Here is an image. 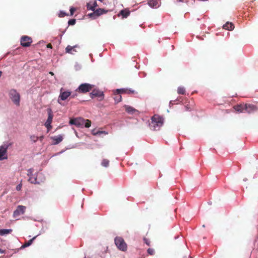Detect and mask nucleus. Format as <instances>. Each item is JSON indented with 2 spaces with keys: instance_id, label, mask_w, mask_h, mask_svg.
<instances>
[{
  "instance_id": "nucleus-1",
  "label": "nucleus",
  "mask_w": 258,
  "mask_h": 258,
  "mask_svg": "<svg viewBox=\"0 0 258 258\" xmlns=\"http://www.w3.org/2000/svg\"><path fill=\"white\" fill-rule=\"evenodd\" d=\"M70 124L75 125L77 127H89L91 126V122L89 119H85L82 117H78L71 119L69 122Z\"/></svg>"
},
{
  "instance_id": "nucleus-2",
  "label": "nucleus",
  "mask_w": 258,
  "mask_h": 258,
  "mask_svg": "<svg viewBox=\"0 0 258 258\" xmlns=\"http://www.w3.org/2000/svg\"><path fill=\"white\" fill-rule=\"evenodd\" d=\"M163 120L162 116L155 114L151 118V128L155 131L159 130L163 124Z\"/></svg>"
},
{
  "instance_id": "nucleus-3",
  "label": "nucleus",
  "mask_w": 258,
  "mask_h": 258,
  "mask_svg": "<svg viewBox=\"0 0 258 258\" xmlns=\"http://www.w3.org/2000/svg\"><path fill=\"white\" fill-rule=\"evenodd\" d=\"M10 98L13 102V103L17 106L20 105V95L19 93L17 92L16 90L12 89H11L9 92Z\"/></svg>"
},
{
  "instance_id": "nucleus-4",
  "label": "nucleus",
  "mask_w": 258,
  "mask_h": 258,
  "mask_svg": "<svg viewBox=\"0 0 258 258\" xmlns=\"http://www.w3.org/2000/svg\"><path fill=\"white\" fill-rule=\"evenodd\" d=\"M93 87L94 85H93L88 83H83L78 87L75 92H78L80 93H86L90 91Z\"/></svg>"
},
{
  "instance_id": "nucleus-5",
  "label": "nucleus",
  "mask_w": 258,
  "mask_h": 258,
  "mask_svg": "<svg viewBox=\"0 0 258 258\" xmlns=\"http://www.w3.org/2000/svg\"><path fill=\"white\" fill-rule=\"evenodd\" d=\"M117 247L120 250L125 251L127 249V245L124 239L120 237H117L114 240Z\"/></svg>"
},
{
  "instance_id": "nucleus-6",
  "label": "nucleus",
  "mask_w": 258,
  "mask_h": 258,
  "mask_svg": "<svg viewBox=\"0 0 258 258\" xmlns=\"http://www.w3.org/2000/svg\"><path fill=\"white\" fill-rule=\"evenodd\" d=\"M93 11V13L88 14V16L90 18H92L94 19H96L101 15L105 14L108 12L107 10H105L101 8L97 9L96 10H94V11Z\"/></svg>"
},
{
  "instance_id": "nucleus-7",
  "label": "nucleus",
  "mask_w": 258,
  "mask_h": 258,
  "mask_svg": "<svg viewBox=\"0 0 258 258\" xmlns=\"http://www.w3.org/2000/svg\"><path fill=\"white\" fill-rule=\"evenodd\" d=\"M48 116L46 121L45 123V125L47 128V132H49L52 128L51 123H52L53 117V115L51 109H48Z\"/></svg>"
},
{
  "instance_id": "nucleus-8",
  "label": "nucleus",
  "mask_w": 258,
  "mask_h": 258,
  "mask_svg": "<svg viewBox=\"0 0 258 258\" xmlns=\"http://www.w3.org/2000/svg\"><path fill=\"white\" fill-rule=\"evenodd\" d=\"M71 95V92L70 91H64L63 89L61 88L60 90V94L58 99V102L60 104V100L64 101Z\"/></svg>"
},
{
  "instance_id": "nucleus-9",
  "label": "nucleus",
  "mask_w": 258,
  "mask_h": 258,
  "mask_svg": "<svg viewBox=\"0 0 258 258\" xmlns=\"http://www.w3.org/2000/svg\"><path fill=\"white\" fill-rule=\"evenodd\" d=\"M26 207L24 206L19 205L13 212V217L16 218L21 215H23L26 211Z\"/></svg>"
},
{
  "instance_id": "nucleus-10",
  "label": "nucleus",
  "mask_w": 258,
  "mask_h": 258,
  "mask_svg": "<svg viewBox=\"0 0 258 258\" xmlns=\"http://www.w3.org/2000/svg\"><path fill=\"white\" fill-rule=\"evenodd\" d=\"M90 96L91 98L95 97H98L99 100L101 101L104 99V94L103 92L98 90H93L91 93H90Z\"/></svg>"
},
{
  "instance_id": "nucleus-11",
  "label": "nucleus",
  "mask_w": 258,
  "mask_h": 258,
  "mask_svg": "<svg viewBox=\"0 0 258 258\" xmlns=\"http://www.w3.org/2000/svg\"><path fill=\"white\" fill-rule=\"evenodd\" d=\"M32 42V39L30 37L23 36L21 38V44L23 47L29 46Z\"/></svg>"
},
{
  "instance_id": "nucleus-12",
  "label": "nucleus",
  "mask_w": 258,
  "mask_h": 258,
  "mask_svg": "<svg viewBox=\"0 0 258 258\" xmlns=\"http://www.w3.org/2000/svg\"><path fill=\"white\" fill-rule=\"evenodd\" d=\"M258 110V107L253 104L245 103V111L249 114L254 113Z\"/></svg>"
},
{
  "instance_id": "nucleus-13",
  "label": "nucleus",
  "mask_w": 258,
  "mask_h": 258,
  "mask_svg": "<svg viewBox=\"0 0 258 258\" xmlns=\"http://www.w3.org/2000/svg\"><path fill=\"white\" fill-rule=\"evenodd\" d=\"M7 149L8 146L4 145L0 147V161L7 159Z\"/></svg>"
},
{
  "instance_id": "nucleus-14",
  "label": "nucleus",
  "mask_w": 258,
  "mask_h": 258,
  "mask_svg": "<svg viewBox=\"0 0 258 258\" xmlns=\"http://www.w3.org/2000/svg\"><path fill=\"white\" fill-rule=\"evenodd\" d=\"M233 108L235 111L238 113H242L245 110V103H241L234 105Z\"/></svg>"
},
{
  "instance_id": "nucleus-15",
  "label": "nucleus",
  "mask_w": 258,
  "mask_h": 258,
  "mask_svg": "<svg viewBox=\"0 0 258 258\" xmlns=\"http://www.w3.org/2000/svg\"><path fill=\"white\" fill-rule=\"evenodd\" d=\"M124 108H125V111L130 114H138L139 113L138 110L135 109L134 108H133L132 106H128V105H125Z\"/></svg>"
},
{
  "instance_id": "nucleus-16",
  "label": "nucleus",
  "mask_w": 258,
  "mask_h": 258,
  "mask_svg": "<svg viewBox=\"0 0 258 258\" xmlns=\"http://www.w3.org/2000/svg\"><path fill=\"white\" fill-rule=\"evenodd\" d=\"M194 103L192 101L188 103H185L184 105L185 110L186 111H190L194 108Z\"/></svg>"
},
{
  "instance_id": "nucleus-17",
  "label": "nucleus",
  "mask_w": 258,
  "mask_h": 258,
  "mask_svg": "<svg viewBox=\"0 0 258 258\" xmlns=\"http://www.w3.org/2000/svg\"><path fill=\"white\" fill-rule=\"evenodd\" d=\"M76 47H78L77 45H75L74 46L68 45L66 48V52L69 53L74 54L75 52H77V50L76 49Z\"/></svg>"
},
{
  "instance_id": "nucleus-18",
  "label": "nucleus",
  "mask_w": 258,
  "mask_h": 258,
  "mask_svg": "<svg viewBox=\"0 0 258 258\" xmlns=\"http://www.w3.org/2000/svg\"><path fill=\"white\" fill-rule=\"evenodd\" d=\"M130 14V11L128 9H125L120 11L118 15V16L120 15L122 16V18H126Z\"/></svg>"
},
{
  "instance_id": "nucleus-19",
  "label": "nucleus",
  "mask_w": 258,
  "mask_h": 258,
  "mask_svg": "<svg viewBox=\"0 0 258 258\" xmlns=\"http://www.w3.org/2000/svg\"><path fill=\"white\" fill-rule=\"evenodd\" d=\"M52 139L54 141V142L53 143V145H57L60 143L62 140L63 137L61 135H59L58 136H55L54 137H52Z\"/></svg>"
},
{
  "instance_id": "nucleus-20",
  "label": "nucleus",
  "mask_w": 258,
  "mask_h": 258,
  "mask_svg": "<svg viewBox=\"0 0 258 258\" xmlns=\"http://www.w3.org/2000/svg\"><path fill=\"white\" fill-rule=\"evenodd\" d=\"M148 5L150 7L153 8H156L159 7L157 0H149L148 1Z\"/></svg>"
},
{
  "instance_id": "nucleus-21",
  "label": "nucleus",
  "mask_w": 258,
  "mask_h": 258,
  "mask_svg": "<svg viewBox=\"0 0 258 258\" xmlns=\"http://www.w3.org/2000/svg\"><path fill=\"white\" fill-rule=\"evenodd\" d=\"M98 6L96 2H94L92 4L91 2L87 4L86 7L88 10H90L92 11H94L96 7Z\"/></svg>"
},
{
  "instance_id": "nucleus-22",
  "label": "nucleus",
  "mask_w": 258,
  "mask_h": 258,
  "mask_svg": "<svg viewBox=\"0 0 258 258\" xmlns=\"http://www.w3.org/2000/svg\"><path fill=\"white\" fill-rule=\"evenodd\" d=\"M223 28L226 30L231 31L233 30L234 28V26L232 23L227 22L225 25H223Z\"/></svg>"
},
{
  "instance_id": "nucleus-23",
  "label": "nucleus",
  "mask_w": 258,
  "mask_h": 258,
  "mask_svg": "<svg viewBox=\"0 0 258 258\" xmlns=\"http://www.w3.org/2000/svg\"><path fill=\"white\" fill-rule=\"evenodd\" d=\"M113 98L116 103H118L121 101L122 97L119 93H116L114 92L113 94Z\"/></svg>"
},
{
  "instance_id": "nucleus-24",
  "label": "nucleus",
  "mask_w": 258,
  "mask_h": 258,
  "mask_svg": "<svg viewBox=\"0 0 258 258\" xmlns=\"http://www.w3.org/2000/svg\"><path fill=\"white\" fill-rule=\"evenodd\" d=\"M12 229H0V235H4L11 233Z\"/></svg>"
},
{
  "instance_id": "nucleus-25",
  "label": "nucleus",
  "mask_w": 258,
  "mask_h": 258,
  "mask_svg": "<svg viewBox=\"0 0 258 258\" xmlns=\"http://www.w3.org/2000/svg\"><path fill=\"white\" fill-rule=\"evenodd\" d=\"M36 236H34L33 238H32V239L29 240L28 242H25L22 245V247L25 248V247H28V246H30V245H31V244L32 243L33 240L36 238Z\"/></svg>"
},
{
  "instance_id": "nucleus-26",
  "label": "nucleus",
  "mask_w": 258,
  "mask_h": 258,
  "mask_svg": "<svg viewBox=\"0 0 258 258\" xmlns=\"http://www.w3.org/2000/svg\"><path fill=\"white\" fill-rule=\"evenodd\" d=\"M177 93L179 94H184L185 93V90L184 87H179L177 89Z\"/></svg>"
},
{
  "instance_id": "nucleus-27",
  "label": "nucleus",
  "mask_w": 258,
  "mask_h": 258,
  "mask_svg": "<svg viewBox=\"0 0 258 258\" xmlns=\"http://www.w3.org/2000/svg\"><path fill=\"white\" fill-rule=\"evenodd\" d=\"M28 181L32 183H39V182L37 181V178L36 177H33L32 176H30L28 179Z\"/></svg>"
},
{
  "instance_id": "nucleus-28",
  "label": "nucleus",
  "mask_w": 258,
  "mask_h": 258,
  "mask_svg": "<svg viewBox=\"0 0 258 258\" xmlns=\"http://www.w3.org/2000/svg\"><path fill=\"white\" fill-rule=\"evenodd\" d=\"M92 133L93 135H100L101 134H104L105 135L107 134V133L105 131H95V130L92 131Z\"/></svg>"
},
{
  "instance_id": "nucleus-29",
  "label": "nucleus",
  "mask_w": 258,
  "mask_h": 258,
  "mask_svg": "<svg viewBox=\"0 0 258 258\" xmlns=\"http://www.w3.org/2000/svg\"><path fill=\"white\" fill-rule=\"evenodd\" d=\"M109 161L107 159H103L102 161L101 164L103 166L107 167L109 166Z\"/></svg>"
},
{
  "instance_id": "nucleus-30",
  "label": "nucleus",
  "mask_w": 258,
  "mask_h": 258,
  "mask_svg": "<svg viewBox=\"0 0 258 258\" xmlns=\"http://www.w3.org/2000/svg\"><path fill=\"white\" fill-rule=\"evenodd\" d=\"M116 92L119 93L120 94H121V93L126 94V89H117V90H116Z\"/></svg>"
},
{
  "instance_id": "nucleus-31",
  "label": "nucleus",
  "mask_w": 258,
  "mask_h": 258,
  "mask_svg": "<svg viewBox=\"0 0 258 258\" xmlns=\"http://www.w3.org/2000/svg\"><path fill=\"white\" fill-rule=\"evenodd\" d=\"M137 92L135 90L126 89V94H137Z\"/></svg>"
},
{
  "instance_id": "nucleus-32",
  "label": "nucleus",
  "mask_w": 258,
  "mask_h": 258,
  "mask_svg": "<svg viewBox=\"0 0 258 258\" xmlns=\"http://www.w3.org/2000/svg\"><path fill=\"white\" fill-rule=\"evenodd\" d=\"M30 139L33 142L35 143V142H37V141L38 140V137L35 135H32V136H31Z\"/></svg>"
},
{
  "instance_id": "nucleus-33",
  "label": "nucleus",
  "mask_w": 258,
  "mask_h": 258,
  "mask_svg": "<svg viewBox=\"0 0 258 258\" xmlns=\"http://www.w3.org/2000/svg\"><path fill=\"white\" fill-rule=\"evenodd\" d=\"M148 253L151 255H153L155 254V250L154 249L150 248L147 250Z\"/></svg>"
},
{
  "instance_id": "nucleus-34",
  "label": "nucleus",
  "mask_w": 258,
  "mask_h": 258,
  "mask_svg": "<svg viewBox=\"0 0 258 258\" xmlns=\"http://www.w3.org/2000/svg\"><path fill=\"white\" fill-rule=\"evenodd\" d=\"M34 170L33 168H30L28 170L27 175L29 177L32 176Z\"/></svg>"
},
{
  "instance_id": "nucleus-35",
  "label": "nucleus",
  "mask_w": 258,
  "mask_h": 258,
  "mask_svg": "<svg viewBox=\"0 0 258 258\" xmlns=\"http://www.w3.org/2000/svg\"><path fill=\"white\" fill-rule=\"evenodd\" d=\"M76 23L75 19H71L68 21V24L69 25H73Z\"/></svg>"
},
{
  "instance_id": "nucleus-36",
  "label": "nucleus",
  "mask_w": 258,
  "mask_h": 258,
  "mask_svg": "<svg viewBox=\"0 0 258 258\" xmlns=\"http://www.w3.org/2000/svg\"><path fill=\"white\" fill-rule=\"evenodd\" d=\"M66 15H67V14L63 11L60 12V13L59 14V17H63L66 16Z\"/></svg>"
},
{
  "instance_id": "nucleus-37",
  "label": "nucleus",
  "mask_w": 258,
  "mask_h": 258,
  "mask_svg": "<svg viewBox=\"0 0 258 258\" xmlns=\"http://www.w3.org/2000/svg\"><path fill=\"white\" fill-rule=\"evenodd\" d=\"M76 11V9L73 8V7H72L70 9V14H71V15L72 16L73 15L75 11Z\"/></svg>"
},
{
  "instance_id": "nucleus-38",
  "label": "nucleus",
  "mask_w": 258,
  "mask_h": 258,
  "mask_svg": "<svg viewBox=\"0 0 258 258\" xmlns=\"http://www.w3.org/2000/svg\"><path fill=\"white\" fill-rule=\"evenodd\" d=\"M22 184L21 183H20V184H19L17 186H16V189L18 190V191H19L22 188Z\"/></svg>"
},
{
  "instance_id": "nucleus-39",
  "label": "nucleus",
  "mask_w": 258,
  "mask_h": 258,
  "mask_svg": "<svg viewBox=\"0 0 258 258\" xmlns=\"http://www.w3.org/2000/svg\"><path fill=\"white\" fill-rule=\"evenodd\" d=\"M144 241L145 243L147 245H150V241H149V240L147 238H144Z\"/></svg>"
},
{
  "instance_id": "nucleus-40",
  "label": "nucleus",
  "mask_w": 258,
  "mask_h": 258,
  "mask_svg": "<svg viewBox=\"0 0 258 258\" xmlns=\"http://www.w3.org/2000/svg\"><path fill=\"white\" fill-rule=\"evenodd\" d=\"M76 92L75 93H71V95L70 96L71 98H74L77 96V94Z\"/></svg>"
},
{
  "instance_id": "nucleus-41",
  "label": "nucleus",
  "mask_w": 258,
  "mask_h": 258,
  "mask_svg": "<svg viewBox=\"0 0 258 258\" xmlns=\"http://www.w3.org/2000/svg\"><path fill=\"white\" fill-rule=\"evenodd\" d=\"M47 47L49 48H52V45L50 43H48L47 45Z\"/></svg>"
},
{
  "instance_id": "nucleus-42",
  "label": "nucleus",
  "mask_w": 258,
  "mask_h": 258,
  "mask_svg": "<svg viewBox=\"0 0 258 258\" xmlns=\"http://www.w3.org/2000/svg\"><path fill=\"white\" fill-rule=\"evenodd\" d=\"M0 253H4V250L0 248Z\"/></svg>"
},
{
  "instance_id": "nucleus-43",
  "label": "nucleus",
  "mask_w": 258,
  "mask_h": 258,
  "mask_svg": "<svg viewBox=\"0 0 258 258\" xmlns=\"http://www.w3.org/2000/svg\"><path fill=\"white\" fill-rule=\"evenodd\" d=\"M2 72L0 71V77L2 76Z\"/></svg>"
},
{
  "instance_id": "nucleus-44",
  "label": "nucleus",
  "mask_w": 258,
  "mask_h": 258,
  "mask_svg": "<svg viewBox=\"0 0 258 258\" xmlns=\"http://www.w3.org/2000/svg\"><path fill=\"white\" fill-rule=\"evenodd\" d=\"M43 136L41 137H40V140H42V139H43Z\"/></svg>"
},
{
  "instance_id": "nucleus-45",
  "label": "nucleus",
  "mask_w": 258,
  "mask_h": 258,
  "mask_svg": "<svg viewBox=\"0 0 258 258\" xmlns=\"http://www.w3.org/2000/svg\"><path fill=\"white\" fill-rule=\"evenodd\" d=\"M50 74H51L52 75H53V73L52 72H50Z\"/></svg>"
},
{
  "instance_id": "nucleus-46",
  "label": "nucleus",
  "mask_w": 258,
  "mask_h": 258,
  "mask_svg": "<svg viewBox=\"0 0 258 258\" xmlns=\"http://www.w3.org/2000/svg\"><path fill=\"white\" fill-rule=\"evenodd\" d=\"M179 1L182 2L183 1V0H179Z\"/></svg>"
}]
</instances>
